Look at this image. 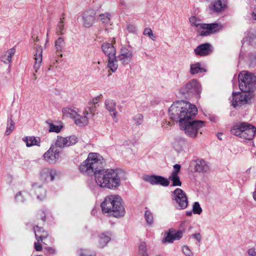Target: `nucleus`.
<instances>
[{"mask_svg": "<svg viewBox=\"0 0 256 256\" xmlns=\"http://www.w3.org/2000/svg\"><path fill=\"white\" fill-rule=\"evenodd\" d=\"M242 48H244V44H246V45L252 44L256 42V31L250 32L248 34V36L244 38L242 41Z\"/></svg>", "mask_w": 256, "mask_h": 256, "instance_id": "27", "label": "nucleus"}, {"mask_svg": "<svg viewBox=\"0 0 256 256\" xmlns=\"http://www.w3.org/2000/svg\"><path fill=\"white\" fill-rule=\"evenodd\" d=\"M227 0H214L210 6V8L214 12L218 13L224 11L227 7Z\"/></svg>", "mask_w": 256, "mask_h": 256, "instance_id": "16", "label": "nucleus"}, {"mask_svg": "<svg viewBox=\"0 0 256 256\" xmlns=\"http://www.w3.org/2000/svg\"><path fill=\"white\" fill-rule=\"evenodd\" d=\"M78 142V138L75 136H70L66 138L58 136L55 146L58 148L69 146L74 144Z\"/></svg>", "mask_w": 256, "mask_h": 256, "instance_id": "10", "label": "nucleus"}, {"mask_svg": "<svg viewBox=\"0 0 256 256\" xmlns=\"http://www.w3.org/2000/svg\"><path fill=\"white\" fill-rule=\"evenodd\" d=\"M84 114L86 116L88 117L89 115L93 116L92 114V110H91L90 108V106L88 104V106L85 108L84 111Z\"/></svg>", "mask_w": 256, "mask_h": 256, "instance_id": "49", "label": "nucleus"}, {"mask_svg": "<svg viewBox=\"0 0 256 256\" xmlns=\"http://www.w3.org/2000/svg\"><path fill=\"white\" fill-rule=\"evenodd\" d=\"M192 212L194 214H200L202 212V209L198 202H194L192 207Z\"/></svg>", "mask_w": 256, "mask_h": 256, "instance_id": "44", "label": "nucleus"}, {"mask_svg": "<svg viewBox=\"0 0 256 256\" xmlns=\"http://www.w3.org/2000/svg\"><path fill=\"white\" fill-rule=\"evenodd\" d=\"M64 19V18H61L60 19V21L58 22L57 25V27L56 28V34L58 35H62L63 34V30H64V22L63 21V20Z\"/></svg>", "mask_w": 256, "mask_h": 256, "instance_id": "41", "label": "nucleus"}, {"mask_svg": "<svg viewBox=\"0 0 256 256\" xmlns=\"http://www.w3.org/2000/svg\"><path fill=\"white\" fill-rule=\"evenodd\" d=\"M108 67L110 68L112 72H115L116 70L118 64L116 56H114V58L112 59L111 58H108Z\"/></svg>", "mask_w": 256, "mask_h": 256, "instance_id": "35", "label": "nucleus"}, {"mask_svg": "<svg viewBox=\"0 0 256 256\" xmlns=\"http://www.w3.org/2000/svg\"><path fill=\"white\" fill-rule=\"evenodd\" d=\"M243 126L244 128V130H242V138L248 140H252L256 132V128L247 122H245V124H244Z\"/></svg>", "mask_w": 256, "mask_h": 256, "instance_id": "17", "label": "nucleus"}, {"mask_svg": "<svg viewBox=\"0 0 256 256\" xmlns=\"http://www.w3.org/2000/svg\"><path fill=\"white\" fill-rule=\"evenodd\" d=\"M126 30L130 33L134 34H136L137 28L136 26L134 24H126Z\"/></svg>", "mask_w": 256, "mask_h": 256, "instance_id": "46", "label": "nucleus"}, {"mask_svg": "<svg viewBox=\"0 0 256 256\" xmlns=\"http://www.w3.org/2000/svg\"><path fill=\"white\" fill-rule=\"evenodd\" d=\"M174 170L172 172L171 174H178L180 172L181 166L178 164H175L174 166Z\"/></svg>", "mask_w": 256, "mask_h": 256, "instance_id": "50", "label": "nucleus"}, {"mask_svg": "<svg viewBox=\"0 0 256 256\" xmlns=\"http://www.w3.org/2000/svg\"><path fill=\"white\" fill-rule=\"evenodd\" d=\"M62 128V125L56 126L54 124L50 123L49 124V132L58 133L60 132Z\"/></svg>", "mask_w": 256, "mask_h": 256, "instance_id": "43", "label": "nucleus"}, {"mask_svg": "<svg viewBox=\"0 0 256 256\" xmlns=\"http://www.w3.org/2000/svg\"><path fill=\"white\" fill-rule=\"evenodd\" d=\"M209 169V166L206 161L203 160H198L196 161L194 170L198 172H206Z\"/></svg>", "mask_w": 256, "mask_h": 256, "instance_id": "26", "label": "nucleus"}, {"mask_svg": "<svg viewBox=\"0 0 256 256\" xmlns=\"http://www.w3.org/2000/svg\"><path fill=\"white\" fill-rule=\"evenodd\" d=\"M202 92L200 84L196 80L193 79L182 86L178 90L179 94L184 98H188L195 95L199 96Z\"/></svg>", "mask_w": 256, "mask_h": 256, "instance_id": "6", "label": "nucleus"}, {"mask_svg": "<svg viewBox=\"0 0 256 256\" xmlns=\"http://www.w3.org/2000/svg\"><path fill=\"white\" fill-rule=\"evenodd\" d=\"M192 211H187L186 212V216H190L192 215Z\"/></svg>", "mask_w": 256, "mask_h": 256, "instance_id": "59", "label": "nucleus"}, {"mask_svg": "<svg viewBox=\"0 0 256 256\" xmlns=\"http://www.w3.org/2000/svg\"><path fill=\"white\" fill-rule=\"evenodd\" d=\"M138 256H148L146 245L144 242H142L140 244Z\"/></svg>", "mask_w": 256, "mask_h": 256, "instance_id": "37", "label": "nucleus"}, {"mask_svg": "<svg viewBox=\"0 0 256 256\" xmlns=\"http://www.w3.org/2000/svg\"><path fill=\"white\" fill-rule=\"evenodd\" d=\"M222 133H220V134H218V138L219 140H222V138H220V136H222Z\"/></svg>", "mask_w": 256, "mask_h": 256, "instance_id": "61", "label": "nucleus"}, {"mask_svg": "<svg viewBox=\"0 0 256 256\" xmlns=\"http://www.w3.org/2000/svg\"><path fill=\"white\" fill-rule=\"evenodd\" d=\"M196 55L204 56L210 54L212 51V47L208 43L201 44L194 50Z\"/></svg>", "mask_w": 256, "mask_h": 256, "instance_id": "15", "label": "nucleus"}, {"mask_svg": "<svg viewBox=\"0 0 256 256\" xmlns=\"http://www.w3.org/2000/svg\"><path fill=\"white\" fill-rule=\"evenodd\" d=\"M253 198L256 201V188L255 190L253 192Z\"/></svg>", "mask_w": 256, "mask_h": 256, "instance_id": "58", "label": "nucleus"}, {"mask_svg": "<svg viewBox=\"0 0 256 256\" xmlns=\"http://www.w3.org/2000/svg\"><path fill=\"white\" fill-rule=\"evenodd\" d=\"M111 14L108 12L99 15V20L103 24H108L110 22Z\"/></svg>", "mask_w": 256, "mask_h": 256, "instance_id": "38", "label": "nucleus"}, {"mask_svg": "<svg viewBox=\"0 0 256 256\" xmlns=\"http://www.w3.org/2000/svg\"><path fill=\"white\" fill-rule=\"evenodd\" d=\"M32 192H34L36 195L38 199L42 200L46 198V191L45 189L42 188V184L36 183H34L32 184Z\"/></svg>", "mask_w": 256, "mask_h": 256, "instance_id": "18", "label": "nucleus"}, {"mask_svg": "<svg viewBox=\"0 0 256 256\" xmlns=\"http://www.w3.org/2000/svg\"><path fill=\"white\" fill-rule=\"evenodd\" d=\"M16 49L13 48L7 50L5 54L2 56L1 60L5 64H8L11 62L12 57L14 54Z\"/></svg>", "mask_w": 256, "mask_h": 256, "instance_id": "31", "label": "nucleus"}, {"mask_svg": "<svg viewBox=\"0 0 256 256\" xmlns=\"http://www.w3.org/2000/svg\"><path fill=\"white\" fill-rule=\"evenodd\" d=\"M28 194L26 192H20L15 196V200L17 202H24Z\"/></svg>", "mask_w": 256, "mask_h": 256, "instance_id": "36", "label": "nucleus"}, {"mask_svg": "<svg viewBox=\"0 0 256 256\" xmlns=\"http://www.w3.org/2000/svg\"><path fill=\"white\" fill-rule=\"evenodd\" d=\"M103 213L116 218L123 216L125 209L122 204V200L118 195H110L106 196L100 204Z\"/></svg>", "mask_w": 256, "mask_h": 256, "instance_id": "4", "label": "nucleus"}, {"mask_svg": "<svg viewBox=\"0 0 256 256\" xmlns=\"http://www.w3.org/2000/svg\"><path fill=\"white\" fill-rule=\"evenodd\" d=\"M44 157L45 160L50 164H54L56 160L60 157L59 151L54 148L51 146L50 149L46 152Z\"/></svg>", "mask_w": 256, "mask_h": 256, "instance_id": "14", "label": "nucleus"}, {"mask_svg": "<svg viewBox=\"0 0 256 256\" xmlns=\"http://www.w3.org/2000/svg\"><path fill=\"white\" fill-rule=\"evenodd\" d=\"M112 234L110 232H106L100 234L98 236V246L104 248L107 246L111 240Z\"/></svg>", "mask_w": 256, "mask_h": 256, "instance_id": "20", "label": "nucleus"}, {"mask_svg": "<svg viewBox=\"0 0 256 256\" xmlns=\"http://www.w3.org/2000/svg\"><path fill=\"white\" fill-rule=\"evenodd\" d=\"M42 220L43 221H44V220H45V216H44V217H42Z\"/></svg>", "mask_w": 256, "mask_h": 256, "instance_id": "63", "label": "nucleus"}, {"mask_svg": "<svg viewBox=\"0 0 256 256\" xmlns=\"http://www.w3.org/2000/svg\"><path fill=\"white\" fill-rule=\"evenodd\" d=\"M133 119L137 125H140L143 122V116L142 114H140L136 115L134 117Z\"/></svg>", "mask_w": 256, "mask_h": 256, "instance_id": "47", "label": "nucleus"}, {"mask_svg": "<svg viewBox=\"0 0 256 256\" xmlns=\"http://www.w3.org/2000/svg\"><path fill=\"white\" fill-rule=\"evenodd\" d=\"M104 159L98 153H90L86 160L79 166L82 173L94 174L96 183L101 188L116 190L125 180V172L120 169H100Z\"/></svg>", "mask_w": 256, "mask_h": 256, "instance_id": "1", "label": "nucleus"}, {"mask_svg": "<svg viewBox=\"0 0 256 256\" xmlns=\"http://www.w3.org/2000/svg\"><path fill=\"white\" fill-rule=\"evenodd\" d=\"M23 140L26 142V145L28 147L33 146H40V137L26 136L23 138Z\"/></svg>", "mask_w": 256, "mask_h": 256, "instance_id": "29", "label": "nucleus"}, {"mask_svg": "<svg viewBox=\"0 0 256 256\" xmlns=\"http://www.w3.org/2000/svg\"><path fill=\"white\" fill-rule=\"evenodd\" d=\"M248 64L250 67H254L256 66V54L250 53L248 56Z\"/></svg>", "mask_w": 256, "mask_h": 256, "instance_id": "42", "label": "nucleus"}, {"mask_svg": "<svg viewBox=\"0 0 256 256\" xmlns=\"http://www.w3.org/2000/svg\"><path fill=\"white\" fill-rule=\"evenodd\" d=\"M88 117L86 116H80L78 112L74 118V123L78 126H84L88 124Z\"/></svg>", "mask_w": 256, "mask_h": 256, "instance_id": "28", "label": "nucleus"}, {"mask_svg": "<svg viewBox=\"0 0 256 256\" xmlns=\"http://www.w3.org/2000/svg\"><path fill=\"white\" fill-rule=\"evenodd\" d=\"M248 254L249 256H256V251L254 248L248 249Z\"/></svg>", "mask_w": 256, "mask_h": 256, "instance_id": "53", "label": "nucleus"}, {"mask_svg": "<svg viewBox=\"0 0 256 256\" xmlns=\"http://www.w3.org/2000/svg\"><path fill=\"white\" fill-rule=\"evenodd\" d=\"M204 122L202 120H192L191 119L184 121L180 124V128L189 137L195 138L199 130L204 126Z\"/></svg>", "mask_w": 256, "mask_h": 256, "instance_id": "7", "label": "nucleus"}, {"mask_svg": "<svg viewBox=\"0 0 256 256\" xmlns=\"http://www.w3.org/2000/svg\"><path fill=\"white\" fill-rule=\"evenodd\" d=\"M35 236L38 241H42L48 236V232L42 227L36 226L34 227Z\"/></svg>", "mask_w": 256, "mask_h": 256, "instance_id": "23", "label": "nucleus"}, {"mask_svg": "<svg viewBox=\"0 0 256 256\" xmlns=\"http://www.w3.org/2000/svg\"><path fill=\"white\" fill-rule=\"evenodd\" d=\"M40 241H38L37 242H35L34 244V249L36 251H40L42 250V244L40 243Z\"/></svg>", "mask_w": 256, "mask_h": 256, "instance_id": "52", "label": "nucleus"}, {"mask_svg": "<svg viewBox=\"0 0 256 256\" xmlns=\"http://www.w3.org/2000/svg\"><path fill=\"white\" fill-rule=\"evenodd\" d=\"M105 106L110 113L113 118H115L118 114L116 110V102L115 100L110 99L106 100L105 101Z\"/></svg>", "mask_w": 256, "mask_h": 256, "instance_id": "25", "label": "nucleus"}, {"mask_svg": "<svg viewBox=\"0 0 256 256\" xmlns=\"http://www.w3.org/2000/svg\"><path fill=\"white\" fill-rule=\"evenodd\" d=\"M14 122L12 120V118L8 119L7 122L6 130L5 132V134L6 136L9 135L14 128Z\"/></svg>", "mask_w": 256, "mask_h": 256, "instance_id": "39", "label": "nucleus"}, {"mask_svg": "<svg viewBox=\"0 0 256 256\" xmlns=\"http://www.w3.org/2000/svg\"><path fill=\"white\" fill-rule=\"evenodd\" d=\"M89 106H90V108L91 109V110H92V114H93V116L94 115V114H95V112H96V106L95 105H89Z\"/></svg>", "mask_w": 256, "mask_h": 256, "instance_id": "56", "label": "nucleus"}, {"mask_svg": "<svg viewBox=\"0 0 256 256\" xmlns=\"http://www.w3.org/2000/svg\"><path fill=\"white\" fill-rule=\"evenodd\" d=\"M39 41V38H38L37 36L36 38H34V42H38Z\"/></svg>", "mask_w": 256, "mask_h": 256, "instance_id": "62", "label": "nucleus"}, {"mask_svg": "<svg viewBox=\"0 0 256 256\" xmlns=\"http://www.w3.org/2000/svg\"><path fill=\"white\" fill-rule=\"evenodd\" d=\"M192 238H194L198 243L200 242L202 237L200 233L194 234L191 235Z\"/></svg>", "mask_w": 256, "mask_h": 256, "instance_id": "51", "label": "nucleus"}, {"mask_svg": "<svg viewBox=\"0 0 256 256\" xmlns=\"http://www.w3.org/2000/svg\"><path fill=\"white\" fill-rule=\"evenodd\" d=\"M196 106L184 101H178L173 103L168 110L170 119L178 122L179 125L184 121L194 118L197 114Z\"/></svg>", "mask_w": 256, "mask_h": 256, "instance_id": "3", "label": "nucleus"}, {"mask_svg": "<svg viewBox=\"0 0 256 256\" xmlns=\"http://www.w3.org/2000/svg\"><path fill=\"white\" fill-rule=\"evenodd\" d=\"M46 250H47L48 252L50 254H54L56 253V250H55V249L51 247L47 248H46Z\"/></svg>", "mask_w": 256, "mask_h": 256, "instance_id": "55", "label": "nucleus"}, {"mask_svg": "<svg viewBox=\"0 0 256 256\" xmlns=\"http://www.w3.org/2000/svg\"><path fill=\"white\" fill-rule=\"evenodd\" d=\"M144 180L152 185H160L163 186H168L170 184L168 180L160 176H147L144 178Z\"/></svg>", "mask_w": 256, "mask_h": 256, "instance_id": "11", "label": "nucleus"}, {"mask_svg": "<svg viewBox=\"0 0 256 256\" xmlns=\"http://www.w3.org/2000/svg\"><path fill=\"white\" fill-rule=\"evenodd\" d=\"M42 46L37 45L36 47V52L34 54V59L35 60L34 68L36 72H38V70L40 66L41 62H42Z\"/></svg>", "mask_w": 256, "mask_h": 256, "instance_id": "19", "label": "nucleus"}, {"mask_svg": "<svg viewBox=\"0 0 256 256\" xmlns=\"http://www.w3.org/2000/svg\"><path fill=\"white\" fill-rule=\"evenodd\" d=\"M56 175V171L54 170L44 169L40 173L41 178L46 182H52Z\"/></svg>", "mask_w": 256, "mask_h": 256, "instance_id": "22", "label": "nucleus"}, {"mask_svg": "<svg viewBox=\"0 0 256 256\" xmlns=\"http://www.w3.org/2000/svg\"><path fill=\"white\" fill-rule=\"evenodd\" d=\"M252 17L254 20H256V8L254 9L252 13Z\"/></svg>", "mask_w": 256, "mask_h": 256, "instance_id": "57", "label": "nucleus"}, {"mask_svg": "<svg viewBox=\"0 0 256 256\" xmlns=\"http://www.w3.org/2000/svg\"><path fill=\"white\" fill-rule=\"evenodd\" d=\"M132 52L126 47H122L120 51V54L118 56V60L123 64H128L132 58Z\"/></svg>", "mask_w": 256, "mask_h": 256, "instance_id": "13", "label": "nucleus"}, {"mask_svg": "<svg viewBox=\"0 0 256 256\" xmlns=\"http://www.w3.org/2000/svg\"><path fill=\"white\" fill-rule=\"evenodd\" d=\"M206 72V70L203 68L201 67L200 62H196L190 65V72L191 74H195L199 72Z\"/></svg>", "mask_w": 256, "mask_h": 256, "instance_id": "32", "label": "nucleus"}, {"mask_svg": "<svg viewBox=\"0 0 256 256\" xmlns=\"http://www.w3.org/2000/svg\"><path fill=\"white\" fill-rule=\"evenodd\" d=\"M144 218L146 222L152 224L154 222V218L152 213L149 210H146L144 212Z\"/></svg>", "mask_w": 256, "mask_h": 256, "instance_id": "40", "label": "nucleus"}, {"mask_svg": "<svg viewBox=\"0 0 256 256\" xmlns=\"http://www.w3.org/2000/svg\"><path fill=\"white\" fill-rule=\"evenodd\" d=\"M143 34L145 36H148L150 39L153 40H154L156 39V36H154L152 30L151 28H145Z\"/></svg>", "mask_w": 256, "mask_h": 256, "instance_id": "45", "label": "nucleus"}, {"mask_svg": "<svg viewBox=\"0 0 256 256\" xmlns=\"http://www.w3.org/2000/svg\"><path fill=\"white\" fill-rule=\"evenodd\" d=\"M101 48L103 52L108 58H111L112 59L114 58V56H116V49L112 44L104 43Z\"/></svg>", "mask_w": 256, "mask_h": 256, "instance_id": "21", "label": "nucleus"}, {"mask_svg": "<svg viewBox=\"0 0 256 256\" xmlns=\"http://www.w3.org/2000/svg\"><path fill=\"white\" fill-rule=\"evenodd\" d=\"M172 194L173 199L176 201L177 208H186L188 204V200L185 192L182 189L178 188L172 192Z\"/></svg>", "mask_w": 256, "mask_h": 256, "instance_id": "8", "label": "nucleus"}, {"mask_svg": "<svg viewBox=\"0 0 256 256\" xmlns=\"http://www.w3.org/2000/svg\"><path fill=\"white\" fill-rule=\"evenodd\" d=\"M49 30H50L49 29L48 30V32H47V34H46L47 38L48 37Z\"/></svg>", "mask_w": 256, "mask_h": 256, "instance_id": "64", "label": "nucleus"}, {"mask_svg": "<svg viewBox=\"0 0 256 256\" xmlns=\"http://www.w3.org/2000/svg\"><path fill=\"white\" fill-rule=\"evenodd\" d=\"M182 252L186 256H193L194 254L190 248L189 246H184L182 247Z\"/></svg>", "mask_w": 256, "mask_h": 256, "instance_id": "48", "label": "nucleus"}, {"mask_svg": "<svg viewBox=\"0 0 256 256\" xmlns=\"http://www.w3.org/2000/svg\"><path fill=\"white\" fill-rule=\"evenodd\" d=\"M66 46V42L64 40L62 37L58 38L54 42V48L56 50V54L57 56L59 55L60 58L62 57V54H61L63 49Z\"/></svg>", "mask_w": 256, "mask_h": 256, "instance_id": "24", "label": "nucleus"}, {"mask_svg": "<svg viewBox=\"0 0 256 256\" xmlns=\"http://www.w3.org/2000/svg\"><path fill=\"white\" fill-rule=\"evenodd\" d=\"M244 124H245L244 122H239L236 124L230 130L231 134L235 136H240L242 138V130H244V126H243Z\"/></svg>", "mask_w": 256, "mask_h": 256, "instance_id": "30", "label": "nucleus"}, {"mask_svg": "<svg viewBox=\"0 0 256 256\" xmlns=\"http://www.w3.org/2000/svg\"><path fill=\"white\" fill-rule=\"evenodd\" d=\"M62 112L63 114L66 116L70 117L73 119L78 112L76 108L72 109L70 108H62Z\"/></svg>", "mask_w": 256, "mask_h": 256, "instance_id": "33", "label": "nucleus"}, {"mask_svg": "<svg viewBox=\"0 0 256 256\" xmlns=\"http://www.w3.org/2000/svg\"><path fill=\"white\" fill-rule=\"evenodd\" d=\"M168 180L172 182V186H180L182 185L180 177L177 174H171Z\"/></svg>", "mask_w": 256, "mask_h": 256, "instance_id": "34", "label": "nucleus"}, {"mask_svg": "<svg viewBox=\"0 0 256 256\" xmlns=\"http://www.w3.org/2000/svg\"><path fill=\"white\" fill-rule=\"evenodd\" d=\"M99 98L98 97L93 98L88 102V105H95L98 102Z\"/></svg>", "mask_w": 256, "mask_h": 256, "instance_id": "54", "label": "nucleus"}, {"mask_svg": "<svg viewBox=\"0 0 256 256\" xmlns=\"http://www.w3.org/2000/svg\"><path fill=\"white\" fill-rule=\"evenodd\" d=\"M238 85L242 92H233L232 94L234 108L252 102L254 96V92L256 90V76L248 71H242L238 74Z\"/></svg>", "mask_w": 256, "mask_h": 256, "instance_id": "2", "label": "nucleus"}, {"mask_svg": "<svg viewBox=\"0 0 256 256\" xmlns=\"http://www.w3.org/2000/svg\"><path fill=\"white\" fill-rule=\"evenodd\" d=\"M96 14L93 10H86L82 14V24L84 27L90 28L93 26L95 22Z\"/></svg>", "mask_w": 256, "mask_h": 256, "instance_id": "12", "label": "nucleus"}, {"mask_svg": "<svg viewBox=\"0 0 256 256\" xmlns=\"http://www.w3.org/2000/svg\"><path fill=\"white\" fill-rule=\"evenodd\" d=\"M80 256H96V254H92V255H90V256H87V255H86V254H84L82 253V254H80Z\"/></svg>", "mask_w": 256, "mask_h": 256, "instance_id": "60", "label": "nucleus"}, {"mask_svg": "<svg viewBox=\"0 0 256 256\" xmlns=\"http://www.w3.org/2000/svg\"><path fill=\"white\" fill-rule=\"evenodd\" d=\"M183 235L182 230H176L173 228H170L164 234V242L172 243L174 240H180Z\"/></svg>", "mask_w": 256, "mask_h": 256, "instance_id": "9", "label": "nucleus"}, {"mask_svg": "<svg viewBox=\"0 0 256 256\" xmlns=\"http://www.w3.org/2000/svg\"><path fill=\"white\" fill-rule=\"evenodd\" d=\"M190 22L192 26H195L200 36H207L219 30L222 26L216 23L201 24L195 16L190 18Z\"/></svg>", "mask_w": 256, "mask_h": 256, "instance_id": "5", "label": "nucleus"}]
</instances>
